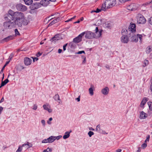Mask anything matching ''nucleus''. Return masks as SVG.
I'll list each match as a JSON object with an SVG mask.
<instances>
[{
    "mask_svg": "<svg viewBox=\"0 0 152 152\" xmlns=\"http://www.w3.org/2000/svg\"><path fill=\"white\" fill-rule=\"evenodd\" d=\"M5 19H10L14 20L17 26L19 27L22 26V24L26 25L28 23L26 20L25 19L24 15L22 12H14L11 10H9L8 13L6 14L4 16Z\"/></svg>",
    "mask_w": 152,
    "mask_h": 152,
    "instance_id": "1",
    "label": "nucleus"
},
{
    "mask_svg": "<svg viewBox=\"0 0 152 152\" xmlns=\"http://www.w3.org/2000/svg\"><path fill=\"white\" fill-rule=\"evenodd\" d=\"M116 4V0H106L102 5V10L105 11L107 9L110 8L114 6Z\"/></svg>",
    "mask_w": 152,
    "mask_h": 152,
    "instance_id": "2",
    "label": "nucleus"
},
{
    "mask_svg": "<svg viewBox=\"0 0 152 152\" xmlns=\"http://www.w3.org/2000/svg\"><path fill=\"white\" fill-rule=\"evenodd\" d=\"M6 20H9L7 21H6L3 23V31L5 30L11 29L12 28H15L17 26L13 21H12L10 19H5Z\"/></svg>",
    "mask_w": 152,
    "mask_h": 152,
    "instance_id": "3",
    "label": "nucleus"
},
{
    "mask_svg": "<svg viewBox=\"0 0 152 152\" xmlns=\"http://www.w3.org/2000/svg\"><path fill=\"white\" fill-rule=\"evenodd\" d=\"M129 37H131V40L132 41L137 42L138 40V38L140 39V41L141 42L142 41V35L141 34H137V35L134 34V33L133 32H131L129 33Z\"/></svg>",
    "mask_w": 152,
    "mask_h": 152,
    "instance_id": "4",
    "label": "nucleus"
},
{
    "mask_svg": "<svg viewBox=\"0 0 152 152\" xmlns=\"http://www.w3.org/2000/svg\"><path fill=\"white\" fill-rule=\"evenodd\" d=\"M85 35V37L86 39H92L93 38H97V37L95 36V34L90 31L84 32Z\"/></svg>",
    "mask_w": 152,
    "mask_h": 152,
    "instance_id": "5",
    "label": "nucleus"
},
{
    "mask_svg": "<svg viewBox=\"0 0 152 152\" xmlns=\"http://www.w3.org/2000/svg\"><path fill=\"white\" fill-rule=\"evenodd\" d=\"M27 145L26 148V149H28L32 146V145L31 143H30L28 142H27L26 143L23 144L22 146H19L18 150L16 151V152H20L22 150V147H24L25 146Z\"/></svg>",
    "mask_w": 152,
    "mask_h": 152,
    "instance_id": "6",
    "label": "nucleus"
},
{
    "mask_svg": "<svg viewBox=\"0 0 152 152\" xmlns=\"http://www.w3.org/2000/svg\"><path fill=\"white\" fill-rule=\"evenodd\" d=\"M137 22L139 24H144L146 21V20L143 16L141 14H138L137 16Z\"/></svg>",
    "mask_w": 152,
    "mask_h": 152,
    "instance_id": "7",
    "label": "nucleus"
},
{
    "mask_svg": "<svg viewBox=\"0 0 152 152\" xmlns=\"http://www.w3.org/2000/svg\"><path fill=\"white\" fill-rule=\"evenodd\" d=\"M85 34V32H82L79 34L77 37L74 38L73 39V42L75 43H78L82 41V37Z\"/></svg>",
    "mask_w": 152,
    "mask_h": 152,
    "instance_id": "8",
    "label": "nucleus"
},
{
    "mask_svg": "<svg viewBox=\"0 0 152 152\" xmlns=\"http://www.w3.org/2000/svg\"><path fill=\"white\" fill-rule=\"evenodd\" d=\"M16 7L18 10L21 11H24L27 10L26 7L20 3L17 4L16 5Z\"/></svg>",
    "mask_w": 152,
    "mask_h": 152,
    "instance_id": "9",
    "label": "nucleus"
},
{
    "mask_svg": "<svg viewBox=\"0 0 152 152\" xmlns=\"http://www.w3.org/2000/svg\"><path fill=\"white\" fill-rule=\"evenodd\" d=\"M138 8V5L135 4H132L127 7V9L129 10H135Z\"/></svg>",
    "mask_w": 152,
    "mask_h": 152,
    "instance_id": "10",
    "label": "nucleus"
},
{
    "mask_svg": "<svg viewBox=\"0 0 152 152\" xmlns=\"http://www.w3.org/2000/svg\"><path fill=\"white\" fill-rule=\"evenodd\" d=\"M135 27L136 25L135 24H131L129 27L128 29L129 33L131 32L134 33L136 31Z\"/></svg>",
    "mask_w": 152,
    "mask_h": 152,
    "instance_id": "11",
    "label": "nucleus"
},
{
    "mask_svg": "<svg viewBox=\"0 0 152 152\" xmlns=\"http://www.w3.org/2000/svg\"><path fill=\"white\" fill-rule=\"evenodd\" d=\"M129 40V38L127 35L122 36L121 37V41L123 43H127Z\"/></svg>",
    "mask_w": 152,
    "mask_h": 152,
    "instance_id": "12",
    "label": "nucleus"
},
{
    "mask_svg": "<svg viewBox=\"0 0 152 152\" xmlns=\"http://www.w3.org/2000/svg\"><path fill=\"white\" fill-rule=\"evenodd\" d=\"M32 60L28 58H24V62L26 66L30 65L31 63Z\"/></svg>",
    "mask_w": 152,
    "mask_h": 152,
    "instance_id": "13",
    "label": "nucleus"
},
{
    "mask_svg": "<svg viewBox=\"0 0 152 152\" xmlns=\"http://www.w3.org/2000/svg\"><path fill=\"white\" fill-rule=\"evenodd\" d=\"M109 89L107 87H105L101 90L102 93L104 95H107L109 93Z\"/></svg>",
    "mask_w": 152,
    "mask_h": 152,
    "instance_id": "14",
    "label": "nucleus"
},
{
    "mask_svg": "<svg viewBox=\"0 0 152 152\" xmlns=\"http://www.w3.org/2000/svg\"><path fill=\"white\" fill-rule=\"evenodd\" d=\"M31 9L34 10L38 9L39 7V4L37 3H35L32 4L30 6Z\"/></svg>",
    "mask_w": 152,
    "mask_h": 152,
    "instance_id": "15",
    "label": "nucleus"
},
{
    "mask_svg": "<svg viewBox=\"0 0 152 152\" xmlns=\"http://www.w3.org/2000/svg\"><path fill=\"white\" fill-rule=\"evenodd\" d=\"M49 0H42L40 4L43 6H46L49 4Z\"/></svg>",
    "mask_w": 152,
    "mask_h": 152,
    "instance_id": "16",
    "label": "nucleus"
},
{
    "mask_svg": "<svg viewBox=\"0 0 152 152\" xmlns=\"http://www.w3.org/2000/svg\"><path fill=\"white\" fill-rule=\"evenodd\" d=\"M147 114L143 111H142L140 112V119H145L147 117Z\"/></svg>",
    "mask_w": 152,
    "mask_h": 152,
    "instance_id": "17",
    "label": "nucleus"
},
{
    "mask_svg": "<svg viewBox=\"0 0 152 152\" xmlns=\"http://www.w3.org/2000/svg\"><path fill=\"white\" fill-rule=\"evenodd\" d=\"M44 109L48 111L49 113H51L52 112L51 109L50 108V107L48 104H44L43 106Z\"/></svg>",
    "mask_w": 152,
    "mask_h": 152,
    "instance_id": "18",
    "label": "nucleus"
},
{
    "mask_svg": "<svg viewBox=\"0 0 152 152\" xmlns=\"http://www.w3.org/2000/svg\"><path fill=\"white\" fill-rule=\"evenodd\" d=\"M14 36L13 35H10L4 38L3 40L5 42H7L13 39L14 38Z\"/></svg>",
    "mask_w": 152,
    "mask_h": 152,
    "instance_id": "19",
    "label": "nucleus"
},
{
    "mask_svg": "<svg viewBox=\"0 0 152 152\" xmlns=\"http://www.w3.org/2000/svg\"><path fill=\"white\" fill-rule=\"evenodd\" d=\"M148 100L147 98L146 97L144 98L141 102L140 107H143Z\"/></svg>",
    "mask_w": 152,
    "mask_h": 152,
    "instance_id": "20",
    "label": "nucleus"
},
{
    "mask_svg": "<svg viewBox=\"0 0 152 152\" xmlns=\"http://www.w3.org/2000/svg\"><path fill=\"white\" fill-rule=\"evenodd\" d=\"M121 33L123 36L126 35L127 34H129V32L128 30L125 28H124L122 29L121 31Z\"/></svg>",
    "mask_w": 152,
    "mask_h": 152,
    "instance_id": "21",
    "label": "nucleus"
},
{
    "mask_svg": "<svg viewBox=\"0 0 152 152\" xmlns=\"http://www.w3.org/2000/svg\"><path fill=\"white\" fill-rule=\"evenodd\" d=\"M59 38L58 37L57 35H56L54 37L52 38L50 40V41L55 43L58 40Z\"/></svg>",
    "mask_w": 152,
    "mask_h": 152,
    "instance_id": "22",
    "label": "nucleus"
},
{
    "mask_svg": "<svg viewBox=\"0 0 152 152\" xmlns=\"http://www.w3.org/2000/svg\"><path fill=\"white\" fill-rule=\"evenodd\" d=\"M60 20V18H57L53 20L51 22H50L48 26H52L53 24L56 23L58 22Z\"/></svg>",
    "mask_w": 152,
    "mask_h": 152,
    "instance_id": "23",
    "label": "nucleus"
},
{
    "mask_svg": "<svg viewBox=\"0 0 152 152\" xmlns=\"http://www.w3.org/2000/svg\"><path fill=\"white\" fill-rule=\"evenodd\" d=\"M72 132V130H71L70 132H65L64 135L63 136V138L64 139L67 138L70 136V134Z\"/></svg>",
    "mask_w": 152,
    "mask_h": 152,
    "instance_id": "24",
    "label": "nucleus"
},
{
    "mask_svg": "<svg viewBox=\"0 0 152 152\" xmlns=\"http://www.w3.org/2000/svg\"><path fill=\"white\" fill-rule=\"evenodd\" d=\"M55 136H51L49 137L48 140V143H52L55 140Z\"/></svg>",
    "mask_w": 152,
    "mask_h": 152,
    "instance_id": "25",
    "label": "nucleus"
},
{
    "mask_svg": "<svg viewBox=\"0 0 152 152\" xmlns=\"http://www.w3.org/2000/svg\"><path fill=\"white\" fill-rule=\"evenodd\" d=\"M104 20L102 19H99L96 23V24H97V26H99L101 25L103 23Z\"/></svg>",
    "mask_w": 152,
    "mask_h": 152,
    "instance_id": "26",
    "label": "nucleus"
},
{
    "mask_svg": "<svg viewBox=\"0 0 152 152\" xmlns=\"http://www.w3.org/2000/svg\"><path fill=\"white\" fill-rule=\"evenodd\" d=\"M95 30L96 31L95 33L96 34H97L98 33H99V34L98 36H96V37L97 38L99 37L101 35V31H98V29L97 27H96Z\"/></svg>",
    "mask_w": 152,
    "mask_h": 152,
    "instance_id": "27",
    "label": "nucleus"
},
{
    "mask_svg": "<svg viewBox=\"0 0 152 152\" xmlns=\"http://www.w3.org/2000/svg\"><path fill=\"white\" fill-rule=\"evenodd\" d=\"M9 81V80L7 79L5 80L4 81H1V86H5Z\"/></svg>",
    "mask_w": 152,
    "mask_h": 152,
    "instance_id": "28",
    "label": "nucleus"
},
{
    "mask_svg": "<svg viewBox=\"0 0 152 152\" xmlns=\"http://www.w3.org/2000/svg\"><path fill=\"white\" fill-rule=\"evenodd\" d=\"M26 4L28 5L31 4L33 2L32 0H23Z\"/></svg>",
    "mask_w": 152,
    "mask_h": 152,
    "instance_id": "29",
    "label": "nucleus"
},
{
    "mask_svg": "<svg viewBox=\"0 0 152 152\" xmlns=\"http://www.w3.org/2000/svg\"><path fill=\"white\" fill-rule=\"evenodd\" d=\"M53 98L56 101H60V100L59 96L58 94H57L55 95L53 97Z\"/></svg>",
    "mask_w": 152,
    "mask_h": 152,
    "instance_id": "30",
    "label": "nucleus"
},
{
    "mask_svg": "<svg viewBox=\"0 0 152 152\" xmlns=\"http://www.w3.org/2000/svg\"><path fill=\"white\" fill-rule=\"evenodd\" d=\"M94 89L92 87H91L89 89V92L90 94L92 96L94 95Z\"/></svg>",
    "mask_w": 152,
    "mask_h": 152,
    "instance_id": "31",
    "label": "nucleus"
},
{
    "mask_svg": "<svg viewBox=\"0 0 152 152\" xmlns=\"http://www.w3.org/2000/svg\"><path fill=\"white\" fill-rule=\"evenodd\" d=\"M143 64V65L142 66L145 67L148 65L149 64L148 61L147 60H145L144 61Z\"/></svg>",
    "mask_w": 152,
    "mask_h": 152,
    "instance_id": "32",
    "label": "nucleus"
},
{
    "mask_svg": "<svg viewBox=\"0 0 152 152\" xmlns=\"http://www.w3.org/2000/svg\"><path fill=\"white\" fill-rule=\"evenodd\" d=\"M151 51V49L150 46L146 48V53L148 54Z\"/></svg>",
    "mask_w": 152,
    "mask_h": 152,
    "instance_id": "33",
    "label": "nucleus"
},
{
    "mask_svg": "<svg viewBox=\"0 0 152 152\" xmlns=\"http://www.w3.org/2000/svg\"><path fill=\"white\" fill-rule=\"evenodd\" d=\"M148 105L150 110L152 111V102H148Z\"/></svg>",
    "mask_w": 152,
    "mask_h": 152,
    "instance_id": "34",
    "label": "nucleus"
},
{
    "mask_svg": "<svg viewBox=\"0 0 152 152\" xmlns=\"http://www.w3.org/2000/svg\"><path fill=\"white\" fill-rule=\"evenodd\" d=\"M9 62H10V61H7L5 64L4 65V66H3V67H2V68L1 71V72H0V73L1 74L2 72H3V70L4 69V68H5V67L8 64H9Z\"/></svg>",
    "mask_w": 152,
    "mask_h": 152,
    "instance_id": "35",
    "label": "nucleus"
},
{
    "mask_svg": "<svg viewBox=\"0 0 152 152\" xmlns=\"http://www.w3.org/2000/svg\"><path fill=\"white\" fill-rule=\"evenodd\" d=\"M96 131L100 132V125H98L96 127Z\"/></svg>",
    "mask_w": 152,
    "mask_h": 152,
    "instance_id": "36",
    "label": "nucleus"
},
{
    "mask_svg": "<svg viewBox=\"0 0 152 152\" xmlns=\"http://www.w3.org/2000/svg\"><path fill=\"white\" fill-rule=\"evenodd\" d=\"M15 35L16 36L20 35V34L17 29H15Z\"/></svg>",
    "mask_w": 152,
    "mask_h": 152,
    "instance_id": "37",
    "label": "nucleus"
},
{
    "mask_svg": "<svg viewBox=\"0 0 152 152\" xmlns=\"http://www.w3.org/2000/svg\"><path fill=\"white\" fill-rule=\"evenodd\" d=\"M88 134L89 137H91L92 135L94 134V133L92 131H89L88 133Z\"/></svg>",
    "mask_w": 152,
    "mask_h": 152,
    "instance_id": "38",
    "label": "nucleus"
},
{
    "mask_svg": "<svg viewBox=\"0 0 152 152\" xmlns=\"http://www.w3.org/2000/svg\"><path fill=\"white\" fill-rule=\"evenodd\" d=\"M147 146V144L146 143H144L141 145V147L143 149L145 148Z\"/></svg>",
    "mask_w": 152,
    "mask_h": 152,
    "instance_id": "39",
    "label": "nucleus"
},
{
    "mask_svg": "<svg viewBox=\"0 0 152 152\" xmlns=\"http://www.w3.org/2000/svg\"><path fill=\"white\" fill-rule=\"evenodd\" d=\"M42 143H46L48 142V140L47 139H45L42 140Z\"/></svg>",
    "mask_w": 152,
    "mask_h": 152,
    "instance_id": "40",
    "label": "nucleus"
},
{
    "mask_svg": "<svg viewBox=\"0 0 152 152\" xmlns=\"http://www.w3.org/2000/svg\"><path fill=\"white\" fill-rule=\"evenodd\" d=\"M148 21L149 23L152 25V17L149 19Z\"/></svg>",
    "mask_w": 152,
    "mask_h": 152,
    "instance_id": "41",
    "label": "nucleus"
},
{
    "mask_svg": "<svg viewBox=\"0 0 152 152\" xmlns=\"http://www.w3.org/2000/svg\"><path fill=\"white\" fill-rule=\"evenodd\" d=\"M82 58L84 59L83 60V61L82 63L83 64H84L86 62V57L84 56H82Z\"/></svg>",
    "mask_w": 152,
    "mask_h": 152,
    "instance_id": "42",
    "label": "nucleus"
},
{
    "mask_svg": "<svg viewBox=\"0 0 152 152\" xmlns=\"http://www.w3.org/2000/svg\"><path fill=\"white\" fill-rule=\"evenodd\" d=\"M62 137V136L61 135H59V136H57V137H55V140L56 139H57V140H59V139H60Z\"/></svg>",
    "mask_w": 152,
    "mask_h": 152,
    "instance_id": "43",
    "label": "nucleus"
},
{
    "mask_svg": "<svg viewBox=\"0 0 152 152\" xmlns=\"http://www.w3.org/2000/svg\"><path fill=\"white\" fill-rule=\"evenodd\" d=\"M37 105L35 104L34 105L32 109L34 110H35L37 109Z\"/></svg>",
    "mask_w": 152,
    "mask_h": 152,
    "instance_id": "44",
    "label": "nucleus"
},
{
    "mask_svg": "<svg viewBox=\"0 0 152 152\" xmlns=\"http://www.w3.org/2000/svg\"><path fill=\"white\" fill-rule=\"evenodd\" d=\"M41 123L44 126H45V120H42L41 121Z\"/></svg>",
    "mask_w": 152,
    "mask_h": 152,
    "instance_id": "45",
    "label": "nucleus"
},
{
    "mask_svg": "<svg viewBox=\"0 0 152 152\" xmlns=\"http://www.w3.org/2000/svg\"><path fill=\"white\" fill-rule=\"evenodd\" d=\"M67 43L64 45L63 46V49L64 51H65L66 50V47L67 46Z\"/></svg>",
    "mask_w": 152,
    "mask_h": 152,
    "instance_id": "46",
    "label": "nucleus"
},
{
    "mask_svg": "<svg viewBox=\"0 0 152 152\" xmlns=\"http://www.w3.org/2000/svg\"><path fill=\"white\" fill-rule=\"evenodd\" d=\"M82 53H85V51H83V50L81 51H78L77 53L78 54H82Z\"/></svg>",
    "mask_w": 152,
    "mask_h": 152,
    "instance_id": "47",
    "label": "nucleus"
},
{
    "mask_svg": "<svg viewBox=\"0 0 152 152\" xmlns=\"http://www.w3.org/2000/svg\"><path fill=\"white\" fill-rule=\"evenodd\" d=\"M42 54V53H40L39 52H38L37 53L36 55V56L37 57H39Z\"/></svg>",
    "mask_w": 152,
    "mask_h": 152,
    "instance_id": "48",
    "label": "nucleus"
},
{
    "mask_svg": "<svg viewBox=\"0 0 152 152\" xmlns=\"http://www.w3.org/2000/svg\"><path fill=\"white\" fill-rule=\"evenodd\" d=\"M47 152H51L52 151V149L49 148H48L46 149Z\"/></svg>",
    "mask_w": 152,
    "mask_h": 152,
    "instance_id": "49",
    "label": "nucleus"
},
{
    "mask_svg": "<svg viewBox=\"0 0 152 152\" xmlns=\"http://www.w3.org/2000/svg\"><path fill=\"white\" fill-rule=\"evenodd\" d=\"M101 10H102V9L100 10V9H99L98 8H97L96 9V10H95V12L99 13V12H101Z\"/></svg>",
    "mask_w": 152,
    "mask_h": 152,
    "instance_id": "50",
    "label": "nucleus"
},
{
    "mask_svg": "<svg viewBox=\"0 0 152 152\" xmlns=\"http://www.w3.org/2000/svg\"><path fill=\"white\" fill-rule=\"evenodd\" d=\"M150 135H148V136L147 137L146 140H145V142H146V141H149V139H150Z\"/></svg>",
    "mask_w": 152,
    "mask_h": 152,
    "instance_id": "51",
    "label": "nucleus"
},
{
    "mask_svg": "<svg viewBox=\"0 0 152 152\" xmlns=\"http://www.w3.org/2000/svg\"><path fill=\"white\" fill-rule=\"evenodd\" d=\"M32 58L33 59V61L34 62L35 61H37L38 60V58H36V57L33 58V57H32Z\"/></svg>",
    "mask_w": 152,
    "mask_h": 152,
    "instance_id": "52",
    "label": "nucleus"
},
{
    "mask_svg": "<svg viewBox=\"0 0 152 152\" xmlns=\"http://www.w3.org/2000/svg\"><path fill=\"white\" fill-rule=\"evenodd\" d=\"M80 96H79L78 98L75 99V100H77V102H79L80 100Z\"/></svg>",
    "mask_w": 152,
    "mask_h": 152,
    "instance_id": "53",
    "label": "nucleus"
},
{
    "mask_svg": "<svg viewBox=\"0 0 152 152\" xmlns=\"http://www.w3.org/2000/svg\"><path fill=\"white\" fill-rule=\"evenodd\" d=\"M13 56V55L12 53H11L9 56V58L10 59V60H11Z\"/></svg>",
    "mask_w": 152,
    "mask_h": 152,
    "instance_id": "54",
    "label": "nucleus"
},
{
    "mask_svg": "<svg viewBox=\"0 0 152 152\" xmlns=\"http://www.w3.org/2000/svg\"><path fill=\"white\" fill-rule=\"evenodd\" d=\"M62 50L60 49H59L58 50V52L59 53H61Z\"/></svg>",
    "mask_w": 152,
    "mask_h": 152,
    "instance_id": "55",
    "label": "nucleus"
},
{
    "mask_svg": "<svg viewBox=\"0 0 152 152\" xmlns=\"http://www.w3.org/2000/svg\"><path fill=\"white\" fill-rule=\"evenodd\" d=\"M3 110V107H0V114L1 113V112Z\"/></svg>",
    "mask_w": 152,
    "mask_h": 152,
    "instance_id": "56",
    "label": "nucleus"
},
{
    "mask_svg": "<svg viewBox=\"0 0 152 152\" xmlns=\"http://www.w3.org/2000/svg\"><path fill=\"white\" fill-rule=\"evenodd\" d=\"M4 97H3L1 99V100L0 101V103H1L3 102L4 101Z\"/></svg>",
    "mask_w": 152,
    "mask_h": 152,
    "instance_id": "57",
    "label": "nucleus"
},
{
    "mask_svg": "<svg viewBox=\"0 0 152 152\" xmlns=\"http://www.w3.org/2000/svg\"><path fill=\"white\" fill-rule=\"evenodd\" d=\"M19 67V68H21L22 69H23L24 68V67L22 66H20Z\"/></svg>",
    "mask_w": 152,
    "mask_h": 152,
    "instance_id": "58",
    "label": "nucleus"
},
{
    "mask_svg": "<svg viewBox=\"0 0 152 152\" xmlns=\"http://www.w3.org/2000/svg\"><path fill=\"white\" fill-rule=\"evenodd\" d=\"M150 89L152 92V81L151 82V85H150Z\"/></svg>",
    "mask_w": 152,
    "mask_h": 152,
    "instance_id": "59",
    "label": "nucleus"
},
{
    "mask_svg": "<svg viewBox=\"0 0 152 152\" xmlns=\"http://www.w3.org/2000/svg\"><path fill=\"white\" fill-rule=\"evenodd\" d=\"M122 150L121 149H118L116 151V152H121Z\"/></svg>",
    "mask_w": 152,
    "mask_h": 152,
    "instance_id": "60",
    "label": "nucleus"
},
{
    "mask_svg": "<svg viewBox=\"0 0 152 152\" xmlns=\"http://www.w3.org/2000/svg\"><path fill=\"white\" fill-rule=\"evenodd\" d=\"M105 67L106 68H107V69H110V67H109V66L108 65H106V66H105Z\"/></svg>",
    "mask_w": 152,
    "mask_h": 152,
    "instance_id": "61",
    "label": "nucleus"
},
{
    "mask_svg": "<svg viewBox=\"0 0 152 152\" xmlns=\"http://www.w3.org/2000/svg\"><path fill=\"white\" fill-rule=\"evenodd\" d=\"M72 20V18L71 19H69L68 20L66 21L65 22H68L69 21H71Z\"/></svg>",
    "mask_w": 152,
    "mask_h": 152,
    "instance_id": "62",
    "label": "nucleus"
},
{
    "mask_svg": "<svg viewBox=\"0 0 152 152\" xmlns=\"http://www.w3.org/2000/svg\"><path fill=\"white\" fill-rule=\"evenodd\" d=\"M23 50H21V49H18V50H17V52H19V51H23Z\"/></svg>",
    "mask_w": 152,
    "mask_h": 152,
    "instance_id": "63",
    "label": "nucleus"
},
{
    "mask_svg": "<svg viewBox=\"0 0 152 152\" xmlns=\"http://www.w3.org/2000/svg\"><path fill=\"white\" fill-rule=\"evenodd\" d=\"M50 121H49V120L48 121H47V123L48 124H51V122H50Z\"/></svg>",
    "mask_w": 152,
    "mask_h": 152,
    "instance_id": "64",
    "label": "nucleus"
}]
</instances>
